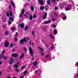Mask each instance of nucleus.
<instances>
[{
	"label": "nucleus",
	"instance_id": "f257e3e1",
	"mask_svg": "<svg viewBox=\"0 0 78 78\" xmlns=\"http://www.w3.org/2000/svg\"><path fill=\"white\" fill-rule=\"evenodd\" d=\"M27 42V39H26V38L24 37V39H22L20 41V44L21 45H25V43L24 42Z\"/></svg>",
	"mask_w": 78,
	"mask_h": 78
},
{
	"label": "nucleus",
	"instance_id": "f03ea898",
	"mask_svg": "<svg viewBox=\"0 0 78 78\" xmlns=\"http://www.w3.org/2000/svg\"><path fill=\"white\" fill-rule=\"evenodd\" d=\"M25 12V10L24 9H23L22 10V12L21 13H20V15H19V17L20 18L21 17H22V16L24 14V13Z\"/></svg>",
	"mask_w": 78,
	"mask_h": 78
},
{
	"label": "nucleus",
	"instance_id": "7ed1b4c3",
	"mask_svg": "<svg viewBox=\"0 0 78 78\" xmlns=\"http://www.w3.org/2000/svg\"><path fill=\"white\" fill-rule=\"evenodd\" d=\"M29 52L30 53V55H31L32 57H34L33 56V49H31V47H30L29 48Z\"/></svg>",
	"mask_w": 78,
	"mask_h": 78
},
{
	"label": "nucleus",
	"instance_id": "20e7f679",
	"mask_svg": "<svg viewBox=\"0 0 78 78\" xmlns=\"http://www.w3.org/2000/svg\"><path fill=\"white\" fill-rule=\"evenodd\" d=\"M10 60L9 63L10 64H12V63H14L15 62V61L14 60V58L12 57L10 58Z\"/></svg>",
	"mask_w": 78,
	"mask_h": 78
},
{
	"label": "nucleus",
	"instance_id": "39448f33",
	"mask_svg": "<svg viewBox=\"0 0 78 78\" xmlns=\"http://www.w3.org/2000/svg\"><path fill=\"white\" fill-rule=\"evenodd\" d=\"M11 56L12 57H14V58H17L18 54L17 53L12 54L11 55Z\"/></svg>",
	"mask_w": 78,
	"mask_h": 78
},
{
	"label": "nucleus",
	"instance_id": "423d86ee",
	"mask_svg": "<svg viewBox=\"0 0 78 78\" xmlns=\"http://www.w3.org/2000/svg\"><path fill=\"white\" fill-rule=\"evenodd\" d=\"M9 46V43L8 42V41H6L4 45V47H5V48H7V47H8Z\"/></svg>",
	"mask_w": 78,
	"mask_h": 78
},
{
	"label": "nucleus",
	"instance_id": "0eeeda50",
	"mask_svg": "<svg viewBox=\"0 0 78 78\" xmlns=\"http://www.w3.org/2000/svg\"><path fill=\"white\" fill-rule=\"evenodd\" d=\"M38 2L40 4L41 6H42V5H44V1L41 0H39Z\"/></svg>",
	"mask_w": 78,
	"mask_h": 78
},
{
	"label": "nucleus",
	"instance_id": "6e6552de",
	"mask_svg": "<svg viewBox=\"0 0 78 78\" xmlns=\"http://www.w3.org/2000/svg\"><path fill=\"white\" fill-rule=\"evenodd\" d=\"M47 12L45 13L42 19L44 20L46 19V18H47Z\"/></svg>",
	"mask_w": 78,
	"mask_h": 78
},
{
	"label": "nucleus",
	"instance_id": "1a4fd4ad",
	"mask_svg": "<svg viewBox=\"0 0 78 78\" xmlns=\"http://www.w3.org/2000/svg\"><path fill=\"white\" fill-rule=\"evenodd\" d=\"M20 27L21 28H24V23H22L20 25Z\"/></svg>",
	"mask_w": 78,
	"mask_h": 78
},
{
	"label": "nucleus",
	"instance_id": "9d476101",
	"mask_svg": "<svg viewBox=\"0 0 78 78\" xmlns=\"http://www.w3.org/2000/svg\"><path fill=\"white\" fill-rule=\"evenodd\" d=\"M24 57V54L23 53H22L21 56L20 57V58L22 59Z\"/></svg>",
	"mask_w": 78,
	"mask_h": 78
},
{
	"label": "nucleus",
	"instance_id": "9b49d317",
	"mask_svg": "<svg viewBox=\"0 0 78 78\" xmlns=\"http://www.w3.org/2000/svg\"><path fill=\"white\" fill-rule=\"evenodd\" d=\"M33 64L34 66H36V64H37V61H35L33 63Z\"/></svg>",
	"mask_w": 78,
	"mask_h": 78
},
{
	"label": "nucleus",
	"instance_id": "f8f14e48",
	"mask_svg": "<svg viewBox=\"0 0 78 78\" xmlns=\"http://www.w3.org/2000/svg\"><path fill=\"white\" fill-rule=\"evenodd\" d=\"M44 8H45V7L43 6H41L40 7V9H41V11H42V10L44 9Z\"/></svg>",
	"mask_w": 78,
	"mask_h": 78
},
{
	"label": "nucleus",
	"instance_id": "ddd939ff",
	"mask_svg": "<svg viewBox=\"0 0 78 78\" xmlns=\"http://www.w3.org/2000/svg\"><path fill=\"white\" fill-rule=\"evenodd\" d=\"M29 19L30 20H31L32 19H33V16H32V15L31 14L30 17H29Z\"/></svg>",
	"mask_w": 78,
	"mask_h": 78
},
{
	"label": "nucleus",
	"instance_id": "4468645a",
	"mask_svg": "<svg viewBox=\"0 0 78 78\" xmlns=\"http://www.w3.org/2000/svg\"><path fill=\"white\" fill-rule=\"evenodd\" d=\"M30 9L32 11H34V7L33 6H31Z\"/></svg>",
	"mask_w": 78,
	"mask_h": 78
},
{
	"label": "nucleus",
	"instance_id": "2eb2a0df",
	"mask_svg": "<svg viewBox=\"0 0 78 78\" xmlns=\"http://www.w3.org/2000/svg\"><path fill=\"white\" fill-rule=\"evenodd\" d=\"M10 2L12 3V6H13L14 8H15V5H14V3L13 2H12V1H11Z\"/></svg>",
	"mask_w": 78,
	"mask_h": 78
},
{
	"label": "nucleus",
	"instance_id": "dca6fc26",
	"mask_svg": "<svg viewBox=\"0 0 78 78\" xmlns=\"http://www.w3.org/2000/svg\"><path fill=\"white\" fill-rule=\"evenodd\" d=\"M54 33L55 34H57V31L56 30V29H54Z\"/></svg>",
	"mask_w": 78,
	"mask_h": 78
},
{
	"label": "nucleus",
	"instance_id": "f3484780",
	"mask_svg": "<svg viewBox=\"0 0 78 78\" xmlns=\"http://www.w3.org/2000/svg\"><path fill=\"white\" fill-rule=\"evenodd\" d=\"M28 26H26L25 27V29H24V30L25 31H27V30H28Z\"/></svg>",
	"mask_w": 78,
	"mask_h": 78
},
{
	"label": "nucleus",
	"instance_id": "a211bd4d",
	"mask_svg": "<svg viewBox=\"0 0 78 78\" xmlns=\"http://www.w3.org/2000/svg\"><path fill=\"white\" fill-rule=\"evenodd\" d=\"M14 67H15V68H16V69H17V68H18V65H17V64H15L14 66Z\"/></svg>",
	"mask_w": 78,
	"mask_h": 78
},
{
	"label": "nucleus",
	"instance_id": "6ab92c4d",
	"mask_svg": "<svg viewBox=\"0 0 78 78\" xmlns=\"http://www.w3.org/2000/svg\"><path fill=\"white\" fill-rule=\"evenodd\" d=\"M9 20H11V21H13V19L12 18V17H10L9 18Z\"/></svg>",
	"mask_w": 78,
	"mask_h": 78
},
{
	"label": "nucleus",
	"instance_id": "aec40b11",
	"mask_svg": "<svg viewBox=\"0 0 78 78\" xmlns=\"http://www.w3.org/2000/svg\"><path fill=\"white\" fill-rule=\"evenodd\" d=\"M9 14H10V16H12V12L11 11L9 12Z\"/></svg>",
	"mask_w": 78,
	"mask_h": 78
},
{
	"label": "nucleus",
	"instance_id": "412c9836",
	"mask_svg": "<svg viewBox=\"0 0 78 78\" xmlns=\"http://www.w3.org/2000/svg\"><path fill=\"white\" fill-rule=\"evenodd\" d=\"M49 36H50V37H51V39H54V37H53V36H52V35H50Z\"/></svg>",
	"mask_w": 78,
	"mask_h": 78
},
{
	"label": "nucleus",
	"instance_id": "4be33fe9",
	"mask_svg": "<svg viewBox=\"0 0 78 78\" xmlns=\"http://www.w3.org/2000/svg\"><path fill=\"white\" fill-rule=\"evenodd\" d=\"M50 1L49 0L47 1V3H48V5H50Z\"/></svg>",
	"mask_w": 78,
	"mask_h": 78
},
{
	"label": "nucleus",
	"instance_id": "5701e85b",
	"mask_svg": "<svg viewBox=\"0 0 78 78\" xmlns=\"http://www.w3.org/2000/svg\"><path fill=\"white\" fill-rule=\"evenodd\" d=\"M6 16L7 17H9V13H8V12H6Z\"/></svg>",
	"mask_w": 78,
	"mask_h": 78
},
{
	"label": "nucleus",
	"instance_id": "b1692460",
	"mask_svg": "<svg viewBox=\"0 0 78 78\" xmlns=\"http://www.w3.org/2000/svg\"><path fill=\"white\" fill-rule=\"evenodd\" d=\"M15 70L17 72H19V69H15Z\"/></svg>",
	"mask_w": 78,
	"mask_h": 78
},
{
	"label": "nucleus",
	"instance_id": "393cba45",
	"mask_svg": "<svg viewBox=\"0 0 78 78\" xmlns=\"http://www.w3.org/2000/svg\"><path fill=\"white\" fill-rule=\"evenodd\" d=\"M23 73L24 74H26V73H27V70H25V71L23 72Z\"/></svg>",
	"mask_w": 78,
	"mask_h": 78
},
{
	"label": "nucleus",
	"instance_id": "a878e982",
	"mask_svg": "<svg viewBox=\"0 0 78 78\" xmlns=\"http://www.w3.org/2000/svg\"><path fill=\"white\" fill-rule=\"evenodd\" d=\"M24 51H25L26 52H27V48H26V47H24Z\"/></svg>",
	"mask_w": 78,
	"mask_h": 78
},
{
	"label": "nucleus",
	"instance_id": "bb28decb",
	"mask_svg": "<svg viewBox=\"0 0 78 78\" xmlns=\"http://www.w3.org/2000/svg\"><path fill=\"white\" fill-rule=\"evenodd\" d=\"M15 29L16 28L14 27H12L11 29V30H12V31H14V30H15Z\"/></svg>",
	"mask_w": 78,
	"mask_h": 78
},
{
	"label": "nucleus",
	"instance_id": "cd10ccee",
	"mask_svg": "<svg viewBox=\"0 0 78 78\" xmlns=\"http://www.w3.org/2000/svg\"><path fill=\"white\" fill-rule=\"evenodd\" d=\"M66 16H65L63 18V20H66Z\"/></svg>",
	"mask_w": 78,
	"mask_h": 78
},
{
	"label": "nucleus",
	"instance_id": "c85d7f7f",
	"mask_svg": "<svg viewBox=\"0 0 78 78\" xmlns=\"http://www.w3.org/2000/svg\"><path fill=\"white\" fill-rule=\"evenodd\" d=\"M56 0H52V2H53L54 3H56Z\"/></svg>",
	"mask_w": 78,
	"mask_h": 78
},
{
	"label": "nucleus",
	"instance_id": "c756f323",
	"mask_svg": "<svg viewBox=\"0 0 78 78\" xmlns=\"http://www.w3.org/2000/svg\"><path fill=\"white\" fill-rule=\"evenodd\" d=\"M8 24L9 25H11V21L9 20L8 22Z\"/></svg>",
	"mask_w": 78,
	"mask_h": 78
},
{
	"label": "nucleus",
	"instance_id": "7c9ffc66",
	"mask_svg": "<svg viewBox=\"0 0 78 78\" xmlns=\"http://www.w3.org/2000/svg\"><path fill=\"white\" fill-rule=\"evenodd\" d=\"M39 49H40V50H41L42 51H44V50L42 49V48H41L39 47Z\"/></svg>",
	"mask_w": 78,
	"mask_h": 78
},
{
	"label": "nucleus",
	"instance_id": "2f4dec72",
	"mask_svg": "<svg viewBox=\"0 0 78 78\" xmlns=\"http://www.w3.org/2000/svg\"><path fill=\"white\" fill-rule=\"evenodd\" d=\"M5 34H6V35H8V31H5Z\"/></svg>",
	"mask_w": 78,
	"mask_h": 78
},
{
	"label": "nucleus",
	"instance_id": "473e14b6",
	"mask_svg": "<svg viewBox=\"0 0 78 78\" xmlns=\"http://www.w3.org/2000/svg\"><path fill=\"white\" fill-rule=\"evenodd\" d=\"M9 10H11V5H9Z\"/></svg>",
	"mask_w": 78,
	"mask_h": 78
},
{
	"label": "nucleus",
	"instance_id": "72a5a7b5",
	"mask_svg": "<svg viewBox=\"0 0 78 78\" xmlns=\"http://www.w3.org/2000/svg\"><path fill=\"white\" fill-rule=\"evenodd\" d=\"M40 54H41V56H44V53H43L41 52H40Z\"/></svg>",
	"mask_w": 78,
	"mask_h": 78
},
{
	"label": "nucleus",
	"instance_id": "f704fd0d",
	"mask_svg": "<svg viewBox=\"0 0 78 78\" xmlns=\"http://www.w3.org/2000/svg\"><path fill=\"white\" fill-rule=\"evenodd\" d=\"M18 34H19V33H17V32H16L15 33V35H16V36H18Z\"/></svg>",
	"mask_w": 78,
	"mask_h": 78
},
{
	"label": "nucleus",
	"instance_id": "c9c22d12",
	"mask_svg": "<svg viewBox=\"0 0 78 78\" xmlns=\"http://www.w3.org/2000/svg\"><path fill=\"white\" fill-rule=\"evenodd\" d=\"M33 18H36V15L35 14L34 15Z\"/></svg>",
	"mask_w": 78,
	"mask_h": 78
},
{
	"label": "nucleus",
	"instance_id": "e433bc0d",
	"mask_svg": "<svg viewBox=\"0 0 78 78\" xmlns=\"http://www.w3.org/2000/svg\"><path fill=\"white\" fill-rule=\"evenodd\" d=\"M44 24H48V21H46L44 22Z\"/></svg>",
	"mask_w": 78,
	"mask_h": 78
},
{
	"label": "nucleus",
	"instance_id": "4c0bfd02",
	"mask_svg": "<svg viewBox=\"0 0 78 78\" xmlns=\"http://www.w3.org/2000/svg\"><path fill=\"white\" fill-rule=\"evenodd\" d=\"M45 57H46V58H49V55H46Z\"/></svg>",
	"mask_w": 78,
	"mask_h": 78
},
{
	"label": "nucleus",
	"instance_id": "58836bf2",
	"mask_svg": "<svg viewBox=\"0 0 78 78\" xmlns=\"http://www.w3.org/2000/svg\"><path fill=\"white\" fill-rule=\"evenodd\" d=\"M17 38L15 37L14 38V41H15V42H16L17 41Z\"/></svg>",
	"mask_w": 78,
	"mask_h": 78
},
{
	"label": "nucleus",
	"instance_id": "ea45409f",
	"mask_svg": "<svg viewBox=\"0 0 78 78\" xmlns=\"http://www.w3.org/2000/svg\"><path fill=\"white\" fill-rule=\"evenodd\" d=\"M24 68H25V66H23L21 68V69H24Z\"/></svg>",
	"mask_w": 78,
	"mask_h": 78
},
{
	"label": "nucleus",
	"instance_id": "a19ab883",
	"mask_svg": "<svg viewBox=\"0 0 78 78\" xmlns=\"http://www.w3.org/2000/svg\"><path fill=\"white\" fill-rule=\"evenodd\" d=\"M68 8H71V6L70 5H68Z\"/></svg>",
	"mask_w": 78,
	"mask_h": 78
},
{
	"label": "nucleus",
	"instance_id": "79ce46f5",
	"mask_svg": "<svg viewBox=\"0 0 78 78\" xmlns=\"http://www.w3.org/2000/svg\"><path fill=\"white\" fill-rule=\"evenodd\" d=\"M68 10H69V8H67L66 9V11H68Z\"/></svg>",
	"mask_w": 78,
	"mask_h": 78
},
{
	"label": "nucleus",
	"instance_id": "37998d69",
	"mask_svg": "<svg viewBox=\"0 0 78 78\" xmlns=\"http://www.w3.org/2000/svg\"><path fill=\"white\" fill-rule=\"evenodd\" d=\"M10 47H13L14 46V44H11L10 45Z\"/></svg>",
	"mask_w": 78,
	"mask_h": 78
},
{
	"label": "nucleus",
	"instance_id": "c03bdc74",
	"mask_svg": "<svg viewBox=\"0 0 78 78\" xmlns=\"http://www.w3.org/2000/svg\"><path fill=\"white\" fill-rule=\"evenodd\" d=\"M32 34L34 36H35V35H34V30H33L32 31Z\"/></svg>",
	"mask_w": 78,
	"mask_h": 78
},
{
	"label": "nucleus",
	"instance_id": "a18cd8bd",
	"mask_svg": "<svg viewBox=\"0 0 78 78\" xmlns=\"http://www.w3.org/2000/svg\"><path fill=\"white\" fill-rule=\"evenodd\" d=\"M52 21H55V20H55V18H52Z\"/></svg>",
	"mask_w": 78,
	"mask_h": 78
},
{
	"label": "nucleus",
	"instance_id": "49530a36",
	"mask_svg": "<svg viewBox=\"0 0 78 78\" xmlns=\"http://www.w3.org/2000/svg\"><path fill=\"white\" fill-rule=\"evenodd\" d=\"M58 9V7H55V10H57V9Z\"/></svg>",
	"mask_w": 78,
	"mask_h": 78
},
{
	"label": "nucleus",
	"instance_id": "de8ad7c7",
	"mask_svg": "<svg viewBox=\"0 0 78 78\" xmlns=\"http://www.w3.org/2000/svg\"><path fill=\"white\" fill-rule=\"evenodd\" d=\"M4 28H5L6 27L5 26V25H4L2 26Z\"/></svg>",
	"mask_w": 78,
	"mask_h": 78
},
{
	"label": "nucleus",
	"instance_id": "09e8293b",
	"mask_svg": "<svg viewBox=\"0 0 78 78\" xmlns=\"http://www.w3.org/2000/svg\"><path fill=\"white\" fill-rule=\"evenodd\" d=\"M53 27L55 28H56V25H53Z\"/></svg>",
	"mask_w": 78,
	"mask_h": 78
},
{
	"label": "nucleus",
	"instance_id": "8fccbe9b",
	"mask_svg": "<svg viewBox=\"0 0 78 78\" xmlns=\"http://www.w3.org/2000/svg\"><path fill=\"white\" fill-rule=\"evenodd\" d=\"M24 16H25V17H26L27 16V14L25 13V14H24Z\"/></svg>",
	"mask_w": 78,
	"mask_h": 78
},
{
	"label": "nucleus",
	"instance_id": "3c124183",
	"mask_svg": "<svg viewBox=\"0 0 78 78\" xmlns=\"http://www.w3.org/2000/svg\"><path fill=\"white\" fill-rule=\"evenodd\" d=\"M4 58L5 60H6V59H7V58L5 57V56L4 57Z\"/></svg>",
	"mask_w": 78,
	"mask_h": 78
},
{
	"label": "nucleus",
	"instance_id": "603ef678",
	"mask_svg": "<svg viewBox=\"0 0 78 78\" xmlns=\"http://www.w3.org/2000/svg\"><path fill=\"white\" fill-rule=\"evenodd\" d=\"M51 50H53V46H51Z\"/></svg>",
	"mask_w": 78,
	"mask_h": 78
},
{
	"label": "nucleus",
	"instance_id": "864d4df0",
	"mask_svg": "<svg viewBox=\"0 0 78 78\" xmlns=\"http://www.w3.org/2000/svg\"><path fill=\"white\" fill-rule=\"evenodd\" d=\"M4 57V55H3V54L2 53V58H3Z\"/></svg>",
	"mask_w": 78,
	"mask_h": 78
},
{
	"label": "nucleus",
	"instance_id": "5fc2aeb1",
	"mask_svg": "<svg viewBox=\"0 0 78 78\" xmlns=\"http://www.w3.org/2000/svg\"><path fill=\"white\" fill-rule=\"evenodd\" d=\"M51 22V20H48V23H50Z\"/></svg>",
	"mask_w": 78,
	"mask_h": 78
},
{
	"label": "nucleus",
	"instance_id": "6e6d98bb",
	"mask_svg": "<svg viewBox=\"0 0 78 78\" xmlns=\"http://www.w3.org/2000/svg\"><path fill=\"white\" fill-rule=\"evenodd\" d=\"M54 14H55V16H57V13H56V12H55V13H54Z\"/></svg>",
	"mask_w": 78,
	"mask_h": 78
},
{
	"label": "nucleus",
	"instance_id": "4d7b16f0",
	"mask_svg": "<svg viewBox=\"0 0 78 78\" xmlns=\"http://www.w3.org/2000/svg\"><path fill=\"white\" fill-rule=\"evenodd\" d=\"M5 50H4L2 52V53H5Z\"/></svg>",
	"mask_w": 78,
	"mask_h": 78
},
{
	"label": "nucleus",
	"instance_id": "13d9d810",
	"mask_svg": "<svg viewBox=\"0 0 78 78\" xmlns=\"http://www.w3.org/2000/svg\"><path fill=\"white\" fill-rule=\"evenodd\" d=\"M27 39H28V41H29V40L30 39L29 38V37H27Z\"/></svg>",
	"mask_w": 78,
	"mask_h": 78
},
{
	"label": "nucleus",
	"instance_id": "bf43d9fd",
	"mask_svg": "<svg viewBox=\"0 0 78 78\" xmlns=\"http://www.w3.org/2000/svg\"><path fill=\"white\" fill-rule=\"evenodd\" d=\"M46 47L48 48V45L46 44Z\"/></svg>",
	"mask_w": 78,
	"mask_h": 78
},
{
	"label": "nucleus",
	"instance_id": "052dcab7",
	"mask_svg": "<svg viewBox=\"0 0 78 78\" xmlns=\"http://www.w3.org/2000/svg\"><path fill=\"white\" fill-rule=\"evenodd\" d=\"M12 78H17V77H16V76H13Z\"/></svg>",
	"mask_w": 78,
	"mask_h": 78
},
{
	"label": "nucleus",
	"instance_id": "680f3d73",
	"mask_svg": "<svg viewBox=\"0 0 78 78\" xmlns=\"http://www.w3.org/2000/svg\"><path fill=\"white\" fill-rule=\"evenodd\" d=\"M45 9H46V11H47L48 10V9H47V8H46Z\"/></svg>",
	"mask_w": 78,
	"mask_h": 78
},
{
	"label": "nucleus",
	"instance_id": "e2e57ef3",
	"mask_svg": "<svg viewBox=\"0 0 78 78\" xmlns=\"http://www.w3.org/2000/svg\"><path fill=\"white\" fill-rule=\"evenodd\" d=\"M2 72L0 71V75H2Z\"/></svg>",
	"mask_w": 78,
	"mask_h": 78
},
{
	"label": "nucleus",
	"instance_id": "0e129e2a",
	"mask_svg": "<svg viewBox=\"0 0 78 78\" xmlns=\"http://www.w3.org/2000/svg\"><path fill=\"white\" fill-rule=\"evenodd\" d=\"M31 45H34V44H33V43H32Z\"/></svg>",
	"mask_w": 78,
	"mask_h": 78
},
{
	"label": "nucleus",
	"instance_id": "69168bd1",
	"mask_svg": "<svg viewBox=\"0 0 78 78\" xmlns=\"http://www.w3.org/2000/svg\"><path fill=\"white\" fill-rule=\"evenodd\" d=\"M17 64L18 65H19V64H20L19 62H17Z\"/></svg>",
	"mask_w": 78,
	"mask_h": 78
},
{
	"label": "nucleus",
	"instance_id": "338daca9",
	"mask_svg": "<svg viewBox=\"0 0 78 78\" xmlns=\"http://www.w3.org/2000/svg\"><path fill=\"white\" fill-rule=\"evenodd\" d=\"M20 78H23V76H21Z\"/></svg>",
	"mask_w": 78,
	"mask_h": 78
},
{
	"label": "nucleus",
	"instance_id": "774afa93",
	"mask_svg": "<svg viewBox=\"0 0 78 78\" xmlns=\"http://www.w3.org/2000/svg\"><path fill=\"white\" fill-rule=\"evenodd\" d=\"M77 77H78V73H77Z\"/></svg>",
	"mask_w": 78,
	"mask_h": 78
}]
</instances>
